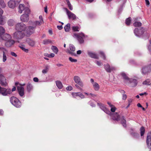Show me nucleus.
Instances as JSON below:
<instances>
[{
	"label": "nucleus",
	"instance_id": "obj_1",
	"mask_svg": "<svg viewBox=\"0 0 151 151\" xmlns=\"http://www.w3.org/2000/svg\"><path fill=\"white\" fill-rule=\"evenodd\" d=\"M97 104L102 110L106 114L110 115L113 120L117 121H120L123 126L124 127H126V121L124 118L123 116H122L121 117L117 113H115L114 114L111 113L105 106L104 104L99 103H97Z\"/></svg>",
	"mask_w": 151,
	"mask_h": 151
},
{
	"label": "nucleus",
	"instance_id": "obj_2",
	"mask_svg": "<svg viewBox=\"0 0 151 151\" xmlns=\"http://www.w3.org/2000/svg\"><path fill=\"white\" fill-rule=\"evenodd\" d=\"M11 36L9 34L6 33L1 36V39L0 41L4 40L6 41L5 43V45L6 47H11L15 43L14 40H11Z\"/></svg>",
	"mask_w": 151,
	"mask_h": 151
},
{
	"label": "nucleus",
	"instance_id": "obj_3",
	"mask_svg": "<svg viewBox=\"0 0 151 151\" xmlns=\"http://www.w3.org/2000/svg\"><path fill=\"white\" fill-rule=\"evenodd\" d=\"M120 75L123 77L124 82L126 83H129L131 87H134L137 85V81L136 79L129 78L124 72L121 73Z\"/></svg>",
	"mask_w": 151,
	"mask_h": 151
},
{
	"label": "nucleus",
	"instance_id": "obj_4",
	"mask_svg": "<svg viewBox=\"0 0 151 151\" xmlns=\"http://www.w3.org/2000/svg\"><path fill=\"white\" fill-rule=\"evenodd\" d=\"M29 22L31 23L30 24H32V26H29L27 27L25 32L27 35H30L35 32V29L37 26V24H40V23L37 22Z\"/></svg>",
	"mask_w": 151,
	"mask_h": 151
},
{
	"label": "nucleus",
	"instance_id": "obj_5",
	"mask_svg": "<svg viewBox=\"0 0 151 151\" xmlns=\"http://www.w3.org/2000/svg\"><path fill=\"white\" fill-rule=\"evenodd\" d=\"M10 101L11 104L17 108H19L21 106V103L19 99L14 96L11 97Z\"/></svg>",
	"mask_w": 151,
	"mask_h": 151
},
{
	"label": "nucleus",
	"instance_id": "obj_6",
	"mask_svg": "<svg viewBox=\"0 0 151 151\" xmlns=\"http://www.w3.org/2000/svg\"><path fill=\"white\" fill-rule=\"evenodd\" d=\"M30 13V10L29 8L25 9V13L20 17V20L22 22H27L29 20V14Z\"/></svg>",
	"mask_w": 151,
	"mask_h": 151
},
{
	"label": "nucleus",
	"instance_id": "obj_7",
	"mask_svg": "<svg viewBox=\"0 0 151 151\" xmlns=\"http://www.w3.org/2000/svg\"><path fill=\"white\" fill-rule=\"evenodd\" d=\"M25 33L21 31H17L13 35V38L14 39L18 40L22 39L25 36Z\"/></svg>",
	"mask_w": 151,
	"mask_h": 151
},
{
	"label": "nucleus",
	"instance_id": "obj_8",
	"mask_svg": "<svg viewBox=\"0 0 151 151\" xmlns=\"http://www.w3.org/2000/svg\"><path fill=\"white\" fill-rule=\"evenodd\" d=\"M73 37L76 38L80 44H82L84 42V39L85 38V35L82 33H74L73 35Z\"/></svg>",
	"mask_w": 151,
	"mask_h": 151
},
{
	"label": "nucleus",
	"instance_id": "obj_9",
	"mask_svg": "<svg viewBox=\"0 0 151 151\" xmlns=\"http://www.w3.org/2000/svg\"><path fill=\"white\" fill-rule=\"evenodd\" d=\"M27 28V26L23 23H18L15 25V29L18 31H24Z\"/></svg>",
	"mask_w": 151,
	"mask_h": 151
},
{
	"label": "nucleus",
	"instance_id": "obj_10",
	"mask_svg": "<svg viewBox=\"0 0 151 151\" xmlns=\"http://www.w3.org/2000/svg\"><path fill=\"white\" fill-rule=\"evenodd\" d=\"M12 93V91L10 89H7L1 87L0 86V94L3 96H6L8 94H10Z\"/></svg>",
	"mask_w": 151,
	"mask_h": 151
},
{
	"label": "nucleus",
	"instance_id": "obj_11",
	"mask_svg": "<svg viewBox=\"0 0 151 151\" xmlns=\"http://www.w3.org/2000/svg\"><path fill=\"white\" fill-rule=\"evenodd\" d=\"M64 9L66 12L69 19H72L73 20L76 19V16L74 14L69 11L66 8H64Z\"/></svg>",
	"mask_w": 151,
	"mask_h": 151
},
{
	"label": "nucleus",
	"instance_id": "obj_12",
	"mask_svg": "<svg viewBox=\"0 0 151 151\" xmlns=\"http://www.w3.org/2000/svg\"><path fill=\"white\" fill-rule=\"evenodd\" d=\"M73 80L75 83L80 86L82 87L83 86V83L81 81L80 78L78 76H75L73 77Z\"/></svg>",
	"mask_w": 151,
	"mask_h": 151
},
{
	"label": "nucleus",
	"instance_id": "obj_13",
	"mask_svg": "<svg viewBox=\"0 0 151 151\" xmlns=\"http://www.w3.org/2000/svg\"><path fill=\"white\" fill-rule=\"evenodd\" d=\"M146 142L148 148L151 150V133L147 134Z\"/></svg>",
	"mask_w": 151,
	"mask_h": 151
},
{
	"label": "nucleus",
	"instance_id": "obj_14",
	"mask_svg": "<svg viewBox=\"0 0 151 151\" xmlns=\"http://www.w3.org/2000/svg\"><path fill=\"white\" fill-rule=\"evenodd\" d=\"M104 68L106 71L108 73H110L112 71L116 70V68L113 66H110L108 64L104 65Z\"/></svg>",
	"mask_w": 151,
	"mask_h": 151
},
{
	"label": "nucleus",
	"instance_id": "obj_15",
	"mask_svg": "<svg viewBox=\"0 0 151 151\" xmlns=\"http://www.w3.org/2000/svg\"><path fill=\"white\" fill-rule=\"evenodd\" d=\"M140 19V18L137 17L133 18L134 22L133 23V25L135 27H139L141 26L142 24L139 19Z\"/></svg>",
	"mask_w": 151,
	"mask_h": 151
},
{
	"label": "nucleus",
	"instance_id": "obj_16",
	"mask_svg": "<svg viewBox=\"0 0 151 151\" xmlns=\"http://www.w3.org/2000/svg\"><path fill=\"white\" fill-rule=\"evenodd\" d=\"M90 81L93 85L94 90L96 91H98L100 88L99 84L95 82L93 78L91 79Z\"/></svg>",
	"mask_w": 151,
	"mask_h": 151
},
{
	"label": "nucleus",
	"instance_id": "obj_17",
	"mask_svg": "<svg viewBox=\"0 0 151 151\" xmlns=\"http://www.w3.org/2000/svg\"><path fill=\"white\" fill-rule=\"evenodd\" d=\"M0 81L1 86H5L7 85L6 79L3 75L0 76Z\"/></svg>",
	"mask_w": 151,
	"mask_h": 151
},
{
	"label": "nucleus",
	"instance_id": "obj_18",
	"mask_svg": "<svg viewBox=\"0 0 151 151\" xmlns=\"http://www.w3.org/2000/svg\"><path fill=\"white\" fill-rule=\"evenodd\" d=\"M72 95L73 97L76 99H78L79 97L83 99L85 97L84 95L80 92L73 93Z\"/></svg>",
	"mask_w": 151,
	"mask_h": 151
},
{
	"label": "nucleus",
	"instance_id": "obj_19",
	"mask_svg": "<svg viewBox=\"0 0 151 151\" xmlns=\"http://www.w3.org/2000/svg\"><path fill=\"white\" fill-rule=\"evenodd\" d=\"M134 33L136 36L138 37H141L142 35V29L135 28L134 30Z\"/></svg>",
	"mask_w": 151,
	"mask_h": 151
},
{
	"label": "nucleus",
	"instance_id": "obj_20",
	"mask_svg": "<svg viewBox=\"0 0 151 151\" xmlns=\"http://www.w3.org/2000/svg\"><path fill=\"white\" fill-rule=\"evenodd\" d=\"M19 93L21 96H22L24 95V88L22 86L19 85L17 87Z\"/></svg>",
	"mask_w": 151,
	"mask_h": 151
},
{
	"label": "nucleus",
	"instance_id": "obj_21",
	"mask_svg": "<svg viewBox=\"0 0 151 151\" xmlns=\"http://www.w3.org/2000/svg\"><path fill=\"white\" fill-rule=\"evenodd\" d=\"M87 54L91 58L96 59H99L98 56L97 54L91 51L88 50L87 51Z\"/></svg>",
	"mask_w": 151,
	"mask_h": 151
},
{
	"label": "nucleus",
	"instance_id": "obj_22",
	"mask_svg": "<svg viewBox=\"0 0 151 151\" xmlns=\"http://www.w3.org/2000/svg\"><path fill=\"white\" fill-rule=\"evenodd\" d=\"M8 4L9 8L14 9L15 7L16 3L15 1L11 0L8 2Z\"/></svg>",
	"mask_w": 151,
	"mask_h": 151
},
{
	"label": "nucleus",
	"instance_id": "obj_23",
	"mask_svg": "<svg viewBox=\"0 0 151 151\" xmlns=\"http://www.w3.org/2000/svg\"><path fill=\"white\" fill-rule=\"evenodd\" d=\"M26 42L29 46L31 47L34 46L35 44V41L29 38H28L27 39Z\"/></svg>",
	"mask_w": 151,
	"mask_h": 151
},
{
	"label": "nucleus",
	"instance_id": "obj_24",
	"mask_svg": "<svg viewBox=\"0 0 151 151\" xmlns=\"http://www.w3.org/2000/svg\"><path fill=\"white\" fill-rule=\"evenodd\" d=\"M27 8H28V7H25L24 6V5L23 4H20L18 7L19 12V13H22V11L24 10V12H25V9Z\"/></svg>",
	"mask_w": 151,
	"mask_h": 151
},
{
	"label": "nucleus",
	"instance_id": "obj_25",
	"mask_svg": "<svg viewBox=\"0 0 151 151\" xmlns=\"http://www.w3.org/2000/svg\"><path fill=\"white\" fill-rule=\"evenodd\" d=\"M6 22V17L2 15L0 16V24L4 25Z\"/></svg>",
	"mask_w": 151,
	"mask_h": 151
},
{
	"label": "nucleus",
	"instance_id": "obj_26",
	"mask_svg": "<svg viewBox=\"0 0 151 151\" xmlns=\"http://www.w3.org/2000/svg\"><path fill=\"white\" fill-rule=\"evenodd\" d=\"M133 129H131L130 132L131 134L132 137L136 138H138L139 137V134L136 132H133Z\"/></svg>",
	"mask_w": 151,
	"mask_h": 151
},
{
	"label": "nucleus",
	"instance_id": "obj_27",
	"mask_svg": "<svg viewBox=\"0 0 151 151\" xmlns=\"http://www.w3.org/2000/svg\"><path fill=\"white\" fill-rule=\"evenodd\" d=\"M55 83L56 86L59 89H60L63 88V85L60 81H55Z\"/></svg>",
	"mask_w": 151,
	"mask_h": 151
},
{
	"label": "nucleus",
	"instance_id": "obj_28",
	"mask_svg": "<svg viewBox=\"0 0 151 151\" xmlns=\"http://www.w3.org/2000/svg\"><path fill=\"white\" fill-rule=\"evenodd\" d=\"M147 66H145L142 68V73L145 74L150 72Z\"/></svg>",
	"mask_w": 151,
	"mask_h": 151
},
{
	"label": "nucleus",
	"instance_id": "obj_29",
	"mask_svg": "<svg viewBox=\"0 0 151 151\" xmlns=\"http://www.w3.org/2000/svg\"><path fill=\"white\" fill-rule=\"evenodd\" d=\"M142 84L146 85H150L151 84V80L150 79H147L143 82Z\"/></svg>",
	"mask_w": 151,
	"mask_h": 151
},
{
	"label": "nucleus",
	"instance_id": "obj_30",
	"mask_svg": "<svg viewBox=\"0 0 151 151\" xmlns=\"http://www.w3.org/2000/svg\"><path fill=\"white\" fill-rule=\"evenodd\" d=\"M27 91L29 92H30L32 90L33 87L31 84L28 83L27 84Z\"/></svg>",
	"mask_w": 151,
	"mask_h": 151
},
{
	"label": "nucleus",
	"instance_id": "obj_31",
	"mask_svg": "<svg viewBox=\"0 0 151 151\" xmlns=\"http://www.w3.org/2000/svg\"><path fill=\"white\" fill-rule=\"evenodd\" d=\"M70 23L67 24L64 27V29H65V31L66 32H68L70 30Z\"/></svg>",
	"mask_w": 151,
	"mask_h": 151
},
{
	"label": "nucleus",
	"instance_id": "obj_32",
	"mask_svg": "<svg viewBox=\"0 0 151 151\" xmlns=\"http://www.w3.org/2000/svg\"><path fill=\"white\" fill-rule=\"evenodd\" d=\"M19 47L23 51L26 53L28 52L29 50L28 49H26L25 48V45H20L19 46Z\"/></svg>",
	"mask_w": 151,
	"mask_h": 151
},
{
	"label": "nucleus",
	"instance_id": "obj_33",
	"mask_svg": "<svg viewBox=\"0 0 151 151\" xmlns=\"http://www.w3.org/2000/svg\"><path fill=\"white\" fill-rule=\"evenodd\" d=\"M7 23L8 25L12 26L14 24L15 22L13 19H10L8 21Z\"/></svg>",
	"mask_w": 151,
	"mask_h": 151
},
{
	"label": "nucleus",
	"instance_id": "obj_34",
	"mask_svg": "<svg viewBox=\"0 0 151 151\" xmlns=\"http://www.w3.org/2000/svg\"><path fill=\"white\" fill-rule=\"evenodd\" d=\"M51 49L55 53L57 54L58 51V48L55 46H52L51 47Z\"/></svg>",
	"mask_w": 151,
	"mask_h": 151
},
{
	"label": "nucleus",
	"instance_id": "obj_35",
	"mask_svg": "<svg viewBox=\"0 0 151 151\" xmlns=\"http://www.w3.org/2000/svg\"><path fill=\"white\" fill-rule=\"evenodd\" d=\"M39 18L40 19V21H35L33 22H40V24H37V25H40L42 23H43V19L42 17V16H40L39 17Z\"/></svg>",
	"mask_w": 151,
	"mask_h": 151
},
{
	"label": "nucleus",
	"instance_id": "obj_36",
	"mask_svg": "<svg viewBox=\"0 0 151 151\" xmlns=\"http://www.w3.org/2000/svg\"><path fill=\"white\" fill-rule=\"evenodd\" d=\"M5 29L3 27L0 26V39H1V36L5 33Z\"/></svg>",
	"mask_w": 151,
	"mask_h": 151
},
{
	"label": "nucleus",
	"instance_id": "obj_37",
	"mask_svg": "<svg viewBox=\"0 0 151 151\" xmlns=\"http://www.w3.org/2000/svg\"><path fill=\"white\" fill-rule=\"evenodd\" d=\"M51 42V40L49 39H45L42 41V43L44 45H48Z\"/></svg>",
	"mask_w": 151,
	"mask_h": 151
},
{
	"label": "nucleus",
	"instance_id": "obj_38",
	"mask_svg": "<svg viewBox=\"0 0 151 151\" xmlns=\"http://www.w3.org/2000/svg\"><path fill=\"white\" fill-rule=\"evenodd\" d=\"M0 6L2 8H4L6 6V4L3 0H0Z\"/></svg>",
	"mask_w": 151,
	"mask_h": 151
},
{
	"label": "nucleus",
	"instance_id": "obj_39",
	"mask_svg": "<svg viewBox=\"0 0 151 151\" xmlns=\"http://www.w3.org/2000/svg\"><path fill=\"white\" fill-rule=\"evenodd\" d=\"M131 22V17H129L125 21V23L127 25H129L130 24Z\"/></svg>",
	"mask_w": 151,
	"mask_h": 151
},
{
	"label": "nucleus",
	"instance_id": "obj_40",
	"mask_svg": "<svg viewBox=\"0 0 151 151\" xmlns=\"http://www.w3.org/2000/svg\"><path fill=\"white\" fill-rule=\"evenodd\" d=\"M66 1L67 3V4L68 6L69 7V8L70 10H72L73 9V7L72 5H71L69 1V0H66Z\"/></svg>",
	"mask_w": 151,
	"mask_h": 151
},
{
	"label": "nucleus",
	"instance_id": "obj_41",
	"mask_svg": "<svg viewBox=\"0 0 151 151\" xmlns=\"http://www.w3.org/2000/svg\"><path fill=\"white\" fill-rule=\"evenodd\" d=\"M69 47L70 50L74 52L75 50V46L72 44H70L69 45Z\"/></svg>",
	"mask_w": 151,
	"mask_h": 151
},
{
	"label": "nucleus",
	"instance_id": "obj_42",
	"mask_svg": "<svg viewBox=\"0 0 151 151\" xmlns=\"http://www.w3.org/2000/svg\"><path fill=\"white\" fill-rule=\"evenodd\" d=\"M48 66H46L45 68L42 70V72L43 74H46L48 72Z\"/></svg>",
	"mask_w": 151,
	"mask_h": 151
},
{
	"label": "nucleus",
	"instance_id": "obj_43",
	"mask_svg": "<svg viewBox=\"0 0 151 151\" xmlns=\"http://www.w3.org/2000/svg\"><path fill=\"white\" fill-rule=\"evenodd\" d=\"M7 57L5 53V52H4L3 55V61L5 62L6 60Z\"/></svg>",
	"mask_w": 151,
	"mask_h": 151
},
{
	"label": "nucleus",
	"instance_id": "obj_44",
	"mask_svg": "<svg viewBox=\"0 0 151 151\" xmlns=\"http://www.w3.org/2000/svg\"><path fill=\"white\" fill-rule=\"evenodd\" d=\"M69 60L70 62H76L77 61V59H73L71 57H69Z\"/></svg>",
	"mask_w": 151,
	"mask_h": 151
},
{
	"label": "nucleus",
	"instance_id": "obj_45",
	"mask_svg": "<svg viewBox=\"0 0 151 151\" xmlns=\"http://www.w3.org/2000/svg\"><path fill=\"white\" fill-rule=\"evenodd\" d=\"M100 54L101 55V56L104 60H105L106 59L105 55L104 53L102 51L100 52Z\"/></svg>",
	"mask_w": 151,
	"mask_h": 151
},
{
	"label": "nucleus",
	"instance_id": "obj_46",
	"mask_svg": "<svg viewBox=\"0 0 151 151\" xmlns=\"http://www.w3.org/2000/svg\"><path fill=\"white\" fill-rule=\"evenodd\" d=\"M150 45L148 46V48L150 54H151V41L150 40Z\"/></svg>",
	"mask_w": 151,
	"mask_h": 151
},
{
	"label": "nucleus",
	"instance_id": "obj_47",
	"mask_svg": "<svg viewBox=\"0 0 151 151\" xmlns=\"http://www.w3.org/2000/svg\"><path fill=\"white\" fill-rule=\"evenodd\" d=\"M111 108V111L112 112H114L116 109V108L114 106H112Z\"/></svg>",
	"mask_w": 151,
	"mask_h": 151
},
{
	"label": "nucleus",
	"instance_id": "obj_48",
	"mask_svg": "<svg viewBox=\"0 0 151 151\" xmlns=\"http://www.w3.org/2000/svg\"><path fill=\"white\" fill-rule=\"evenodd\" d=\"M0 51H2L3 53V52H4L7 51L6 50L5 48L2 47H0Z\"/></svg>",
	"mask_w": 151,
	"mask_h": 151
},
{
	"label": "nucleus",
	"instance_id": "obj_49",
	"mask_svg": "<svg viewBox=\"0 0 151 151\" xmlns=\"http://www.w3.org/2000/svg\"><path fill=\"white\" fill-rule=\"evenodd\" d=\"M95 63H96L97 65L99 66H100L102 65V63L100 62L97 60L95 61Z\"/></svg>",
	"mask_w": 151,
	"mask_h": 151
},
{
	"label": "nucleus",
	"instance_id": "obj_50",
	"mask_svg": "<svg viewBox=\"0 0 151 151\" xmlns=\"http://www.w3.org/2000/svg\"><path fill=\"white\" fill-rule=\"evenodd\" d=\"M78 28L77 27H73V29L75 31H78Z\"/></svg>",
	"mask_w": 151,
	"mask_h": 151
},
{
	"label": "nucleus",
	"instance_id": "obj_51",
	"mask_svg": "<svg viewBox=\"0 0 151 151\" xmlns=\"http://www.w3.org/2000/svg\"><path fill=\"white\" fill-rule=\"evenodd\" d=\"M72 89V87L70 86H68L66 88V89L68 91H70Z\"/></svg>",
	"mask_w": 151,
	"mask_h": 151
},
{
	"label": "nucleus",
	"instance_id": "obj_52",
	"mask_svg": "<svg viewBox=\"0 0 151 151\" xmlns=\"http://www.w3.org/2000/svg\"><path fill=\"white\" fill-rule=\"evenodd\" d=\"M68 52L70 54H71L72 55L76 56V54L75 53H74L72 52H71L70 51H69Z\"/></svg>",
	"mask_w": 151,
	"mask_h": 151
},
{
	"label": "nucleus",
	"instance_id": "obj_53",
	"mask_svg": "<svg viewBox=\"0 0 151 151\" xmlns=\"http://www.w3.org/2000/svg\"><path fill=\"white\" fill-rule=\"evenodd\" d=\"M145 4L148 7L149 6L150 3L148 0H145Z\"/></svg>",
	"mask_w": 151,
	"mask_h": 151
},
{
	"label": "nucleus",
	"instance_id": "obj_54",
	"mask_svg": "<svg viewBox=\"0 0 151 151\" xmlns=\"http://www.w3.org/2000/svg\"><path fill=\"white\" fill-rule=\"evenodd\" d=\"M127 98V96L125 94L122 95V99L123 100H125Z\"/></svg>",
	"mask_w": 151,
	"mask_h": 151
},
{
	"label": "nucleus",
	"instance_id": "obj_55",
	"mask_svg": "<svg viewBox=\"0 0 151 151\" xmlns=\"http://www.w3.org/2000/svg\"><path fill=\"white\" fill-rule=\"evenodd\" d=\"M10 53L11 55H12V56L15 57H17V55L14 52H11Z\"/></svg>",
	"mask_w": 151,
	"mask_h": 151
},
{
	"label": "nucleus",
	"instance_id": "obj_56",
	"mask_svg": "<svg viewBox=\"0 0 151 151\" xmlns=\"http://www.w3.org/2000/svg\"><path fill=\"white\" fill-rule=\"evenodd\" d=\"M119 91L122 95L125 94V91L123 90H119Z\"/></svg>",
	"mask_w": 151,
	"mask_h": 151
},
{
	"label": "nucleus",
	"instance_id": "obj_57",
	"mask_svg": "<svg viewBox=\"0 0 151 151\" xmlns=\"http://www.w3.org/2000/svg\"><path fill=\"white\" fill-rule=\"evenodd\" d=\"M57 27L58 28V29H59V30H61L62 29L63 27V26H62V25H58L57 26Z\"/></svg>",
	"mask_w": 151,
	"mask_h": 151
},
{
	"label": "nucleus",
	"instance_id": "obj_58",
	"mask_svg": "<svg viewBox=\"0 0 151 151\" xmlns=\"http://www.w3.org/2000/svg\"><path fill=\"white\" fill-rule=\"evenodd\" d=\"M89 104L92 107H95L96 106L95 104L92 102H90Z\"/></svg>",
	"mask_w": 151,
	"mask_h": 151
},
{
	"label": "nucleus",
	"instance_id": "obj_59",
	"mask_svg": "<svg viewBox=\"0 0 151 151\" xmlns=\"http://www.w3.org/2000/svg\"><path fill=\"white\" fill-rule=\"evenodd\" d=\"M38 80V79L37 77H35L33 78V81L35 82H37Z\"/></svg>",
	"mask_w": 151,
	"mask_h": 151
},
{
	"label": "nucleus",
	"instance_id": "obj_60",
	"mask_svg": "<svg viewBox=\"0 0 151 151\" xmlns=\"http://www.w3.org/2000/svg\"><path fill=\"white\" fill-rule=\"evenodd\" d=\"M150 72H151V63L147 66Z\"/></svg>",
	"mask_w": 151,
	"mask_h": 151
},
{
	"label": "nucleus",
	"instance_id": "obj_61",
	"mask_svg": "<svg viewBox=\"0 0 151 151\" xmlns=\"http://www.w3.org/2000/svg\"><path fill=\"white\" fill-rule=\"evenodd\" d=\"M145 132V129L144 127L142 126V136L144 134Z\"/></svg>",
	"mask_w": 151,
	"mask_h": 151
},
{
	"label": "nucleus",
	"instance_id": "obj_62",
	"mask_svg": "<svg viewBox=\"0 0 151 151\" xmlns=\"http://www.w3.org/2000/svg\"><path fill=\"white\" fill-rule=\"evenodd\" d=\"M3 11L2 9L0 8V16L2 15L3 14Z\"/></svg>",
	"mask_w": 151,
	"mask_h": 151
},
{
	"label": "nucleus",
	"instance_id": "obj_63",
	"mask_svg": "<svg viewBox=\"0 0 151 151\" xmlns=\"http://www.w3.org/2000/svg\"><path fill=\"white\" fill-rule=\"evenodd\" d=\"M107 104L109 105V106L111 107L112 106H113L114 105L111 104L109 102H107Z\"/></svg>",
	"mask_w": 151,
	"mask_h": 151
},
{
	"label": "nucleus",
	"instance_id": "obj_64",
	"mask_svg": "<svg viewBox=\"0 0 151 151\" xmlns=\"http://www.w3.org/2000/svg\"><path fill=\"white\" fill-rule=\"evenodd\" d=\"M50 58L53 57L55 56V54L54 53H51L50 54Z\"/></svg>",
	"mask_w": 151,
	"mask_h": 151
}]
</instances>
